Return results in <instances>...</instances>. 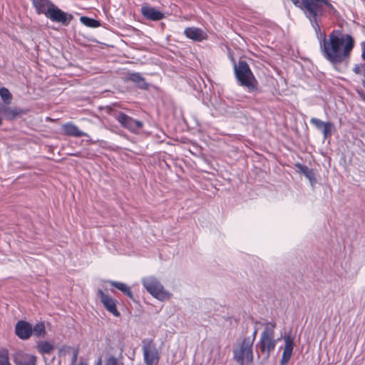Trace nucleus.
I'll use <instances>...</instances> for the list:
<instances>
[{
    "label": "nucleus",
    "instance_id": "f257e3e1",
    "mask_svg": "<svg viewBox=\"0 0 365 365\" xmlns=\"http://www.w3.org/2000/svg\"><path fill=\"white\" fill-rule=\"evenodd\" d=\"M300 9L311 22L317 34L323 56L332 63L342 62L348 58L354 45V38L349 34L334 30L327 37L320 29V19L327 14H334L336 9L329 0H291Z\"/></svg>",
    "mask_w": 365,
    "mask_h": 365
},
{
    "label": "nucleus",
    "instance_id": "f03ea898",
    "mask_svg": "<svg viewBox=\"0 0 365 365\" xmlns=\"http://www.w3.org/2000/svg\"><path fill=\"white\" fill-rule=\"evenodd\" d=\"M264 327L259 340V349L266 357H268L277 344L278 339H274L276 324L274 322H267L263 324Z\"/></svg>",
    "mask_w": 365,
    "mask_h": 365
},
{
    "label": "nucleus",
    "instance_id": "7ed1b4c3",
    "mask_svg": "<svg viewBox=\"0 0 365 365\" xmlns=\"http://www.w3.org/2000/svg\"><path fill=\"white\" fill-rule=\"evenodd\" d=\"M145 289L155 298L165 301L171 297V293L165 290L161 283L154 277L148 276L141 280Z\"/></svg>",
    "mask_w": 365,
    "mask_h": 365
},
{
    "label": "nucleus",
    "instance_id": "20e7f679",
    "mask_svg": "<svg viewBox=\"0 0 365 365\" xmlns=\"http://www.w3.org/2000/svg\"><path fill=\"white\" fill-rule=\"evenodd\" d=\"M235 73L240 85L247 87L250 91L256 89L255 77L245 61H240L239 64L235 65Z\"/></svg>",
    "mask_w": 365,
    "mask_h": 365
},
{
    "label": "nucleus",
    "instance_id": "39448f33",
    "mask_svg": "<svg viewBox=\"0 0 365 365\" xmlns=\"http://www.w3.org/2000/svg\"><path fill=\"white\" fill-rule=\"evenodd\" d=\"M142 350L145 365H158L160 359L159 351L151 339H145L142 341Z\"/></svg>",
    "mask_w": 365,
    "mask_h": 365
},
{
    "label": "nucleus",
    "instance_id": "423d86ee",
    "mask_svg": "<svg viewBox=\"0 0 365 365\" xmlns=\"http://www.w3.org/2000/svg\"><path fill=\"white\" fill-rule=\"evenodd\" d=\"M252 341L250 339H245L241 345L234 351L235 359L241 365L245 362H252L253 354L252 351Z\"/></svg>",
    "mask_w": 365,
    "mask_h": 365
},
{
    "label": "nucleus",
    "instance_id": "0eeeda50",
    "mask_svg": "<svg viewBox=\"0 0 365 365\" xmlns=\"http://www.w3.org/2000/svg\"><path fill=\"white\" fill-rule=\"evenodd\" d=\"M97 294L101 303L108 312L113 314L115 317L120 316V312L118 311L116 307L115 299L103 292L101 289L98 291Z\"/></svg>",
    "mask_w": 365,
    "mask_h": 365
},
{
    "label": "nucleus",
    "instance_id": "6e6552de",
    "mask_svg": "<svg viewBox=\"0 0 365 365\" xmlns=\"http://www.w3.org/2000/svg\"><path fill=\"white\" fill-rule=\"evenodd\" d=\"M116 119L122 126L133 133H137L143 126L141 121L134 120L124 113L118 115Z\"/></svg>",
    "mask_w": 365,
    "mask_h": 365
},
{
    "label": "nucleus",
    "instance_id": "1a4fd4ad",
    "mask_svg": "<svg viewBox=\"0 0 365 365\" xmlns=\"http://www.w3.org/2000/svg\"><path fill=\"white\" fill-rule=\"evenodd\" d=\"M46 17L52 21L61 23L63 25H67L73 18L71 14L63 11L56 5L53 6Z\"/></svg>",
    "mask_w": 365,
    "mask_h": 365
},
{
    "label": "nucleus",
    "instance_id": "9d476101",
    "mask_svg": "<svg viewBox=\"0 0 365 365\" xmlns=\"http://www.w3.org/2000/svg\"><path fill=\"white\" fill-rule=\"evenodd\" d=\"M284 347L282 353V356L281 359V364L284 365L287 364L292 355L294 349V338L289 335H286L284 336Z\"/></svg>",
    "mask_w": 365,
    "mask_h": 365
},
{
    "label": "nucleus",
    "instance_id": "9b49d317",
    "mask_svg": "<svg viewBox=\"0 0 365 365\" xmlns=\"http://www.w3.org/2000/svg\"><path fill=\"white\" fill-rule=\"evenodd\" d=\"M15 332L20 339H27L32 334V327L25 321H19L16 324Z\"/></svg>",
    "mask_w": 365,
    "mask_h": 365
},
{
    "label": "nucleus",
    "instance_id": "f8f14e48",
    "mask_svg": "<svg viewBox=\"0 0 365 365\" xmlns=\"http://www.w3.org/2000/svg\"><path fill=\"white\" fill-rule=\"evenodd\" d=\"M32 4L37 14H43L46 16L55 5L50 0H32Z\"/></svg>",
    "mask_w": 365,
    "mask_h": 365
},
{
    "label": "nucleus",
    "instance_id": "ddd939ff",
    "mask_svg": "<svg viewBox=\"0 0 365 365\" xmlns=\"http://www.w3.org/2000/svg\"><path fill=\"white\" fill-rule=\"evenodd\" d=\"M141 13L145 18L152 21H159L164 17V14L161 11L149 6H142Z\"/></svg>",
    "mask_w": 365,
    "mask_h": 365
},
{
    "label": "nucleus",
    "instance_id": "4468645a",
    "mask_svg": "<svg viewBox=\"0 0 365 365\" xmlns=\"http://www.w3.org/2000/svg\"><path fill=\"white\" fill-rule=\"evenodd\" d=\"M185 35L196 41H201L206 38V34L200 29L196 27H187L184 31Z\"/></svg>",
    "mask_w": 365,
    "mask_h": 365
},
{
    "label": "nucleus",
    "instance_id": "2eb2a0df",
    "mask_svg": "<svg viewBox=\"0 0 365 365\" xmlns=\"http://www.w3.org/2000/svg\"><path fill=\"white\" fill-rule=\"evenodd\" d=\"M63 133L69 136L79 138L87 136V134L81 131L76 125L72 123H66L62 125Z\"/></svg>",
    "mask_w": 365,
    "mask_h": 365
},
{
    "label": "nucleus",
    "instance_id": "dca6fc26",
    "mask_svg": "<svg viewBox=\"0 0 365 365\" xmlns=\"http://www.w3.org/2000/svg\"><path fill=\"white\" fill-rule=\"evenodd\" d=\"M125 80L135 83L140 88L146 89L148 88L147 83L139 73L128 72L125 76Z\"/></svg>",
    "mask_w": 365,
    "mask_h": 365
},
{
    "label": "nucleus",
    "instance_id": "f3484780",
    "mask_svg": "<svg viewBox=\"0 0 365 365\" xmlns=\"http://www.w3.org/2000/svg\"><path fill=\"white\" fill-rule=\"evenodd\" d=\"M295 167L298 169V172L302 173L309 180L311 185L314 186L316 183V179L313 170L300 163H296Z\"/></svg>",
    "mask_w": 365,
    "mask_h": 365
},
{
    "label": "nucleus",
    "instance_id": "a211bd4d",
    "mask_svg": "<svg viewBox=\"0 0 365 365\" xmlns=\"http://www.w3.org/2000/svg\"><path fill=\"white\" fill-rule=\"evenodd\" d=\"M108 283L113 287L122 292L125 295H126L129 298L133 299V294L131 291V289L126 284L116 281H109Z\"/></svg>",
    "mask_w": 365,
    "mask_h": 365
},
{
    "label": "nucleus",
    "instance_id": "6ab92c4d",
    "mask_svg": "<svg viewBox=\"0 0 365 365\" xmlns=\"http://www.w3.org/2000/svg\"><path fill=\"white\" fill-rule=\"evenodd\" d=\"M1 112L4 115L6 118L9 120L15 118L17 115H19L21 113L19 109L16 108L9 107H4Z\"/></svg>",
    "mask_w": 365,
    "mask_h": 365
},
{
    "label": "nucleus",
    "instance_id": "aec40b11",
    "mask_svg": "<svg viewBox=\"0 0 365 365\" xmlns=\"http://www.w3.org/2000/svg\"><path fill=\"white\" fill-rule=\"evenodd\" d=\"M80 21L83 24L88 27L97 28L100 26V24L97 20L87 16L81 17Z\"/></svg>",
    "mask_w": 365,
    "mask_h": 365
},
{
    "label": "nucleus",
    "instance_id": "412c9836",
    "mask_svg": "<svg viewBox=\"0 0 365 365\" xmlns=\"http://www.w3.org/2000/svg\"><path fill=\"white\" fill-rule=\"evenodd\" d=\"M334 129V125L331 122H327L325 125L323 126L321 131L323 133L324 138L326 139L328 137H330L332 134V132Z\"/></svg>",
    "mask_w": 365,
    "mask_h": 365
},
{
    "label": "nucleus",
    "instance_id": "4be33fe9",
    "mask_svg": "<svg viewBox=\"0 0 365 365\" xmlns=\"http://www.w3.org/2000/svg\"><path fill=\"white\" fill-rule=\"evenodd\" d=\"M46 333L45 326L43 323L36 324L34 328H32V334L37 337L44 336Z\"/></svg>",
    "mask_w": 365,
    "mask_h": 365
},
{
    "label": "nucleus",
    "instance_id": "5701e85b",
    "mask_svg": "<svg viewBox=\"0 0 365 365\" xmlns=\"http://www.w3.org/2000/svg\"><path fill=\"white\" fill-rule=\"evenodd\" d=\"M0 365H11L7 349H0Z\"/></svg>",
    "mask_w": 365,
    "mask_h": 365
},
{
    "label": "nucleus",
    "instance_id": "b1692460",
    "mask_svg": "<svg viewBox=\"0 0 365 365\" xmlns=\"http://www.w3.org/2000/svg\"><path fill=\"white\" fill-rule=\"evenodd\" d=\"M21 359L24 360L21 365H36V358L33 355L22 354Z\"/></svg>",
    "mask_w": 365,
    "mask_h": 365
},
{
    "label": "nucleus",
    "instance_id": "393cba45",
    "mask_svg": "<svg viewBox=\"0 0 365 365\" xmlns=\"http://www.w3.org/2000/svg\"><path fill=\"white\" fill-rule=\"evenodd\" d=\"M0 96L5 103H10L12 96L7 88H1L0 89Z\"/></svg>",
    "mask_w": 365,
    "mask_h": 365
},
{
    "label": "nucleus",
    "instance_id": "a878e982",
    "mask_svg": "<svg viewBox=\"0 0 365 365\" xmlns=\"http://www.w3.org/2000/svg\"><path fill=\"white\" fill-rule=\"evenodd\" d=\"M38 347L42 353L46 354L49 353L53 349V345L47 341L39 342L38 344Z\"/></svg>",
    "mask_w": 365,
    "mask_h": 365
},
{
    "label": "nucleus",
    "instance_id": "bb28decb",
    "mask_svg": "<svg viewBox=\"0 0 365 365\" xmlns=\"http://www.w3.org/2000/svg\"><path fill=\"white\" fill-rule=\"evenodd\" d=\"M72 351L73 352V362H74L77 359L78 351L74 350L72 347L68 346H63L60 348L59 351L61 354L65 355L66 354H69Z\"/></svg>",
    "mask_w": 365,
    "mask_h": 365
},
{
    "label": "nucleus",
    "instance_id": "cd10ccee",
    "mask_svg": "<svg viewBox=\"0 0 365 365\" xmlns=\"http://www.w3.org/2000/svg\"><path fill=\"white\" fill-rule=\"evenodd\" d=\"M310 123L316 127L318 130H321L323 126L325 125L327 122H324L318 118H312L310 119Z\"/></svg>",
    "mask_w": 365,
    "mask_h": 365
},
{
    "label": "nucleus",
    "instance_id": "c85d7f7f",
    "mask_svg": "<svg viewBox=\"0 0 365 365\" xmlns=\"http://www.w3.org/2000/svg\"><path fill=\"white\" fill-rule=\"evenodd\" d=\"M353 71L354 73H356L357 74L364 73L365 72V66L361 64L356 65L354 66V68H353Z\"/></svg>",
    "mask_w": 365,
    "mask_h": 365
},
{
    "label": "nucleus",
    "instance_id": "c756f323",
    "mask_svg": "<svg viewBox=\"0 0 365 365\" xmlns=\"http://www.w3.org/2000/svg\"><path fill=\"white\" fill-rule=\"evenodd\" d=\"M106 365H118V361L115 356H110L107 359Z\"/></svg>",
    "mask_w": 365,
    "mask_h": 365
},
{
    "label": "nucleus",
    "instance_id": "7c9ffc66",
    "mask_svg": "<svg viewBox=\"0 0 365 365\" xmlns=\"http://www.w3.org/2000/svg\"><path fill=\"white\" fill-rule=\"evenodd\" d=\"M361 50H362L361 56H362L363 59L365 61V41H363L361 43Z\"/></svg>",
    "mask_w": 365,
    "mask_h": 365
},
{
    "label": "nucleus",
    "instance_id": "2f4dec72",
    "mask_svg": "<svg viewBox=\"0 0 365 365\" xmlns=\"http://www.w3.org/2000/svg\"><path fill=\"white\" fill-rule=\"evenodd\" d=\"M14 361L16 364V365H21L18 361V356H16L14 359Z\"/></svg>",
    "mask_w": 365,
    "mask_h": 365
},
{
    "label": "nucleus",
    "instance_id": "473e14b6",
    "mask_svg": "<svg viewBox=\"0 0 365 365\" xmlns=\"http://www.w3.org/2000/svg\"><path fill=\"white\" fill-rule=\"evenodd\" d=\"M96 365H102V361L101 358L98 360Z\"/></svg>",
    "mask_w": 365,
    "mask_h": 365
},
{
    "label": "nucleus",
    "instance_id": "72a5a7b5",
    "mask_svg": "<svg viewBox=\"0 0 365 365\" xmlns=\"http://www.w3.org/2000/svg\"><path fill=\"white\" fill-rule=\"evenodd\" d=\"M1 122H2V120H1V118H0V125L1 124Z\"/></svg>",
    "mask_w": 365,
    "mask_h": 365
}]
</instances>
